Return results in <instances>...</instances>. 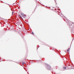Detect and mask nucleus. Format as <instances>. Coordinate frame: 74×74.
<instances>
[{
  "label": "nucleus",
  "mask_w": 74,
  "mask_h": 74,
  "mask_svg": "<svg viewBox=\"0 0 74 74\" xmlns=\"http://www.w3.org/2000/svg\"><path fill=\"white\" fill-rule=\"evenodd\" d=\"M21 15H22V16H23L25 14L24 13H21Z\"/></svg>",
  "instance_id": "1"
},
{
  "label": "nucleus",
  "mask_w": 74,
  "mask_h": 74,
  "mask_svg": "<svg viewBox=\"0 0 74 74\" xmlns=\"http://www.w3.org/2000/svg\"><path fill=\"white\" fill-rule=\"evenodd\" d=\"M26 15L24 14V15L23 16V18H26Z\"/></svg>",
  "instance_id": "2"
},
{
  "label": "nucleus",
  "mask_w": 74,
  "mask_h": 74,
  "mask_svg": "<svg viewBox=\"0 0 74 74\" xmlns=\"http://www.w3.org/2000/svg\"><path fill=\"white\" fill-rule=\"evenodd\" d=\"M19 16L20 18H21V19H23V18H22V17L21 16V15H19Z\"/></svg>",
  "instance_id": "3"
},
{
  "label": "nucleus",
  "mask_w": 74,
  "mask_h": 74,
  "mask_svg": "<svg viewBox=\"0 0 74 74\" xmlns=\"http://www.w3.org/2000/svg\"><path fill=\"white\" fill-rule=\"evenodd\" d=\"M63 69H66V67H64L63 68Z\"/></svg>",
  "instance_id": "4"
},
{
  "label": "nucleus",
  "mask_w": 74,
  "mask_h": 74,
  "mask_svg": "<svg viewBox=\"0 0 74 74\" xmlns=\"http://www.w3.org/2000/svg\"><path fill=\"white\" fill-rule=\"evenodd\" d=\"M69 49H70V48H69L68 49V50H67V52H69Z\"/></svg>",
  "instance_id": "5"
},
{
  "label": "nucleus",
  "mask_w": 74,
  "mask_h": 74,
  "mask_svg": "<svg viewBox=\"0 0 74 74\" xmlns=\"http://www.w3.org/2000/svg\"><path fill=\"white\" fill-rule=\"evenodd\" d=\"M13 14H14V12H12V14L13 15Z\"/></svg>",
  "instance_id": "6"
},
{
  "label": "nucleus",
  "mask_w": 74,
  "mask_h": 74,
  "mask_svg": "<svg viewBox=\"0 0 74 74\" xmlns=\"http://www.w3.org/2000/svg\"><path fill=\"white\" fill-rule=\"evenodd\" d=\"M32 34H34V33H33V32H32Z\"/></svg>",
  "instance_id": "7"
},
{
  "label": "nucleus",
  "mask_w": 74,
  "mask_h": 74,
  "mask_svg": "<svg viewBox=\"0 0 74 74\" xmlns=\"http://www.w3.org/2000/svg\"><path fill=\"white\" fill-rule=\"evenodd\" d=\"M25 64V62L23 63V64Z\"/></svg>",
  "instance_id": "8"
}]
</instances>
